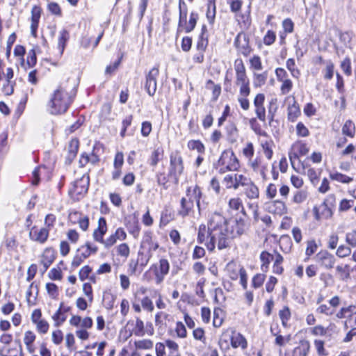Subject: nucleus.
<instances>
[{
    "mask_svg": "<svg viewBox=\"0 0 356 356\" xmlns=\"http://www.w3.org/2000/svg\"><path fill=\"white\" fill-rule=\"evenodd\" d=\"M246 225L242 218L228 220L220 213H213L208 222V227L201 225L198 229L197 242L204 243L209 251H213L216 245L221 250L229 246L232 240L241 236Z\"/></svg>",
    "mask_w": 356,
    "mask_h": 356,
    "instance_id": "obj_1",
    "label": "nucleus"
},
{
    "mask_svg": "<svg viewBox=\"0 0 356 356\" xmlns=\"http://www.w3.org/2000/svg\"><path fill=\"white\" fill-rule=\"evenodd\" d=\"M74 95L75 92H72L70 94L67 91L66 87L60 85L50 99V113L53 115L65 113L72 104Z\"/></svg>",
    "mask_w": 356,
    "mask_h": 356,
    "instance_id": "obj_2",
    "label": "nucleus"
},
{
    "mask_svg": "<svg viewBox=\"0 0 356 356\" xmlns=\"http://www.w3.org/2000/svg\"><path fill=\"white\" fill-rule=\"evenodd\" d=\"M202 196L201 188L195 185L192 189L188 187L186 191V197H183L180 200V208L178 210V214L184 218L190 214L194 207V200L196 202L199 212L201 211L200 200Z\"/></svg>",
    "mask_w": 356,
    "mask_h": 356,
    "instance_id": "obj_3",
    "label": "nucleus"
},
{
    "mask_svg": "<svg viewBox=\"0 0 356 356\" xmlns=\"http://www.w3.org/2000/svg\"><path fill=\"white\" fill-rule=\"evenodd\" d=\"M184 160L179 151H175L170 154L169 175L175 183L179 181V177L184 172Z\"/></svg>",
    "mask_w": 356,
    "mask_h": 356,
    "instance_id": "obj_4",
    "label": "nucleus"
},
{
    "mask_svg": "<svg viewBox=\"0 0 356 356\" xmlns=\"http://www.w3.org/2000/svg\"><path fill=\"white\" fill-rule=\"evenodd\" d=\"M90 184V177L88 174H84L80 179L72 183V187L69 190V194L72 197H76L77 200L88 193Z\"/></svg>",
    "mask_w": 356,
    "mask_h": 356,
    "instance_id": "obj_5",
    "label": "nucleus"
},
{
    "mask_svg": "<svg viewBox=\"0 0 356 356\" xmlns=\"http://www.w3.org/2000/svg\"><path fill=\"white\" fill-rule=\"evenodd\" d=\"M218 165H226L227 169L235 171L240 167L239 161L232 149L224 150L218 162Z\"/></svg>",
    "mask_w": 356,
    "mask_h": 356,
    "instance_id": "obj_6",
    "label": "nucleus"
},
{
    "mask_svg": "<svg viewBox=\"0 0 356 356\" xmlns=\"http://www.w3.org/2000/svg\"><path fill=\"white\" fill-rule=\"evenodd\" d=\"M151 269L154 270L156 283L159 284L169 273L170 263L168 259L162 258L158 264H153Z\"/></svg>",
    "mask_w": 356,
    "mask_h": 356,
    "instance_id": "obj_7",
    "label": "nucleus"
},
{
    "mask_svg": "<svg viewBox=\"0 0 356 356\" xmlns=\"http://www.w3.org/2000/svg\"><path fill=\"white\" fill-rule=\"evenodd\" d=\"M159 67H154L146 75L145 89L149 96H153L156 91V78L159 76Z\"/></svg>",
    "mask_w": 356,
    "mask_h": 356,
    "instance_id": "obj_8",
    "label": "nucleus"
},
{
    "mask_svg": "<svg viewBox=\"0 0 356 356\" xmlns=\"http://www.w3.org/2000/svg\"><path fill=\"white\" fill-rule=\"evenodd\" d=\"M1 356H23L20 339H17L13 343L3 346L0 349Z\"/></svg>",
    "mask_w": 356,
    "mask_h": 356,
    "instance_id": "obj_9",
    "label": "nucleus"
},
{
    "mask_svg": "<svg viewBox=\"0 0 356 356\" xmlns=\"http://www.w3.org/2000/svg\"><path fill=\"white\" fill-rule=\"evenodd\" d=\"M49 229L48 228L42 227L38 228L33 226L29 232V238L33 241L39 243H44L48 238Z\"/></svg>",
    "mask_w": 356,
    "mask_h": 356,
    "instance_id": "obj_10",
    "label": "nucleus"
},
{
    "mask_svg": "<svg viewBox=\"0 0 356 356\" xmlns=\"http://www.w3.org/2000/svg\"><path fill=\"white\" fill-rule=\"evenodd\" d=\"M158 248L159 243L153 241L152 233L151 232H146L140 243V250L145 252H152V251H155Z\"/></svg>",
    "mask_w": 356,
    "mask_h": 356,
    "instance_id": "obj_11",
    "label": "nucleus"
},
{
    "mask_svg": "<svg viewBox=\"0 0 356 356\" xmlns=\"http://www.w3.org/2000/svg\"><path fill=\"white\" fill-rule=\"evenodd\" d=\"M235 45L238 50L245 56H248L251 52V47L249 45V39L245 35L238 34L234 41Z\"/></svg>",
    "mask_w": 356,
    "mask_h": 356,
    "instance_id": "obj_12",
    "label": "nucleus"
},
{
    "mask_svg": "<svg viewBox=\"0 0 356 356\" xmlns=\"http://www.w3.org/2000/svg\"><path fill=\"white\" fill-rule=\"evenodd\" d=\"M236 83L240 86V95L241 96H249L250 88L249 86V79L245 72L236 74Z\"/></svg>",
    "mask_w": 356,
    "mask_h": 356,
    "instance_id": "obj_13",
    "label": "nucleus"
},
{
    "mask_svg": "<svg viewBox=\"0 0 356 356\" xmlns=\"http://www.w3.org/2000/svg\"><path fill=\"white\" fill-rule=\"evenodd\" d=\"M316 259L320 265L326 269L332 268L336 261L334 255L327 252H319Z\"/></svg>",
    "mask_w": 356,
    "mask_h": 356,
    "instance_id": "obj_14",
    "label": "nucleus"
},
{
    "mask_svg": "<svg viewBox=\"0 0 356 356\" xmlns=\"http://www.w3.org/2000/svg\"><path fill=\"white\" fill-rule=\"evenodd\" d=\"M334 195L330 194L322 203V204L321 205V208H322L321 216L323 218L329 219L332 216L333 211L332 209V207L334 205Z\"/></svg>",
    "mask_w": 356,
    "mask_h": 356,
    "instance_id": "obj_15",
    "label": "nucleus"
},
{
    "mask_svg": "<svg viewBox=\"0 0 356 356\" xmlns=\"http://www.w3.org/2000/svg\"><path fill=\"white\" fill-rule=\"evenodd\" d=\"M243 192L245 196L250 200L257 199L259 197V188L255 185V184L250 179V180L246 182L244 185Z\"/></svg>",
    "mask_w": 356,
    "mask_h": 356,
    "instance_id": "obj_16",
    "label": "nucleus"
},
{
    "mask_svg": "<svg viewBox=\"0 0 356 356\" xmlns=\"http://www.w3.org/2000/svg\"><path fill=\"white\" fill-rule=\"evenodd\" d=\"M41 16V8L39 6H34L31 10V30L33 36L36 37L37 29L38 28L39 20Z\"/></svg>",
    "mask_w": 356,
    "mask_h": 356,
    "instance_id": "obj_17",
    "label": "nucleus"
},
{
    "mask_svg": "<svg viewBox=\"0 0 356 356\" xmlns=\"http://www.w3.org/2000/svg\"><path fill=\"white\" fill-rule=\"evenodd\" d=\"M267 209L270 213L278 215H282L286 211L285 204L281 200H275L268 203Z\"/></svg>",
    "mask_w": 356,
    "mask_h": 356,
    "instance_id": "obj_18",
    "label": "nucleus"
},
{
    "mask_svg": "<svg viewBox=\"0 0 356 356\" xmlns=\"http://www.w3.org/2000/svg\"><path fill=\"white\" fill-rule=\"evenodd\" d=\"M310 350V343L307 340H301L293 351V356H307Z\"/></svg>",
    "mask_w": 356,
    "mask_h": 356,
    "instance_id": "obj_19",
    "label": "nucleus"
},
{
    "mask_svg": "<svg viewBox=\"0 0 356 356\" xmlns=\"http://www.w3.org/2000/svg\"><path fill=\"white\" fill-rule=\"evenodd\" d=\"M69 218L72 220V218L77 220L79 227L83 231H86L89 226V218L88 216H84L81 217V214L77 211L71 212L69 214Z\"/></svg>",
    "mask_w": 356,
    "mask_h": 356,
    "instance_id": "obj_20",
    "label": "nucleus"
},
{
    "mask_svg": "<svg viewBox=\"0 0 356 356\" xmlns=\"http://www.w3.org/2000/svg\"><path fill=\"white\" fill-rule=\"evenodd\" d=\"M98 250V248L96 245H92L90 242H87L85 245H82L78 249V254L84 260L89 257L90 254H95Z\"/></svg>",
    "mask_w": 356,
    "mask_h": 356,
    "instance_id": "obj_21",
    "label": "nucleus"
},
{
    "mask_svg": "<svg viewBox=\"0 0 356 356\" xmlns=\"http://www.w3.org/2000/svg\"><path fill=\"white\" fill-rule=\"evenodd\" d=\"M300 115V109L299 105L293 97V103L289 104L287 108L288 120L291 122H294Z\"/></svg>",
    "mask_w": 356,
    "mask_h": 356,
    "instance_id": "obj_22",
    "label": "nucleus"
},
{
    "mask_svg": "<svg viewBox=\"0 0 356 356\" xmlns=\"http://www.w3.org/2000/svg\"><path fill=\"white\" fill-rule=\"evenodd\" d=\"M231 344L234 348L241 347L245 348L247 347V341L245 337L240 333L233 332L231 337Z\"/></svg>",
    "mask_w": 356,
    "mask_h": 356,
    "instance_id": "obj_23",
    "label": "nucleus"
},
{
    "mask_svg": "<svg viewBox=\"0 0 356 356\" xmlns=\"http://www.w3.org/2000/svg\"><path fill=\"white\" fill-rule=\"evenodd\" d=\"M55 259L54 252L50 249H46L42 254L41 264L46 271Z\"/></svg>",
    "mask_w": 356,
    "mask_h": 356,
    "instance_id": "obj_24",
    "label": "nucleus"
},
{
    "mask_svg": "<svg viewBox=\"0 0 356 356\" xmlns=\"http://www.w3.org/2000/svg\"><path fill=\"white\" fill-rule=\"evenodd\" d=\"M163 157V149L158 147L155 149L149 156L148 162L149 164L152 166L155 167L157 165L159 162L162 160Z\"/></svg>",
    "mask_w": 356,
    "mask_h": 356,
    "instance_id": "obj_25",
    "label": "nucleus"
},
{
    "mask_svg": "<svg viewBox=\"0 0 356 356\" xmlns=\"http://www.w3.org/2000/svg\"><path fill=\"white\" fill-rule=\"evenodd\" d=\"M179 27H181L186 24V17H187V6L186 3L183 0H179Z\"/></svg>",
    "mask_w": 356,
    "mask_h": 356,
    "instance_id": "obj_26",
    "label": "nucleus"
},
{
    "mask_svg": "<svg viewBox=\"0 0 356 356\" xmlns=\"http://www.w3.org/2000/svg\"><path fill=\"white\" fill-rule=\"evenodd\" d=\"M261 261V268L263 272H267L270 261L273 259V256L266 251H263L260 254Z\"/></svg>",
    "mask_w": 356,
    "mask_h": 356,
    "instance_id": "obj_27",
    "label": "nucleus"
},
{
    "mask_svg": "<svg viewBox=\"0 0 356 356\" xmlns=\"http://www.w3.org/2000/svg\"><path fill=\"white\" fill-rule=\"evenodd\" d=\"M199 15L197 13L191 12L188 22L184 25V30L186 33L191 32L195 27L198 20Z\"/></svg>",
    "mask_w": 356,
    "mask_h": 356,
    "instance_id": "obj_28",
    "label": "nucleus"
},
{
    "mask_svg": "<svg viewBox=\"0 0 356 356\" xmlns=\"http://www.w3.org/2000/svg\"><path fill=\"white\" fill-rule=\"evenodd\" d=\"M342 133L346 136L350 138L354 137L355 133V126L352 120H348L346 121L343 126L342 127Z\"/></svg>",
    "mask_w": 356,
    "mask_h": 356,
    "instance_id": "obj_29",
    "label": "nucleus"
},
{
    "mask_svg": "<svg viewBox=\"0 0 356 356\" xmlns=\"http://www.w3.org/2000/svg\"><path fill=\"white\" fill-rule=\"evenodd\" d=\"M131 334L137 337H143L145 334L144 322L139 317H136L135 327L133 329Z\"/></svg>",
    "mask_w": 356,
    "mask_h": 356,
    "instance_id": "obj_30",
    "label": "nucleus"
},
{
    "mask_svg": "<svg viewBox=\"0 0 356 356\" xmlns=\"http://www.w3.org/2000/svg\"><path fill=\"white\" fill-rule=\"evenodd\" d=\"M156 182L158 185L163 187L164 189L168 188V182L169 181V178L171 177L169 175V172L166 174L165 172H158L156 174Z\"/></svg>",
    "mask_w": 356,
    "mask_h": 356,
    "instance_id": "obj_31",
    "label": "nucleus"
},
{
    "mask_svg": "<svg viewBox=\"0 0 356 356\" xmlns=\"http://www.w3.org/2000/svg\"><path fill=\"white\" fill-rule=\"evenodd\" d=\"M127 227L129 234L134 238H137L139 236L140 227L137 220L134 219L133 222H129Z\"/></svg>",
    "mask_w": 356,
    "mask_h": 356,
    "instance_id": "obj_32",
    "label": "nucleus"
},
{
    "mask_svg": "<svg viewBox=\"0 0 356 356\" xmlns=\"http://www.w3.org/2000/svg\"><path fill=\"white\" fill-rule=\"evenodd\" d=\"M330 177L332 180L337 181L343 184H348L353 180L352 177L340 172L330 173Z\"/></svg>",
    "mask_w": 356,
    "mask_h": 356,
    "instance_id": "obj_33",
    "label": "nucleus"
},
{
    "mask_svg": "<svg viewBox=\"0 0 356 356\" xmlns=\"http://www.w3.org/2000/svg\"><path fill=\"white\" fill-rule=\"evenodd\" d=\"M216 12V6L215 0H209L207 3V17L209 22H213Z\"/></svg>",
    "mask_w": 356,
    "mask_h": 356,
    "instance_id": "obj_34",
    "label": "nucleus"
},
{
    "mask_svg": "<svg viewBox=\"0 0 356 356\" xmlns=\"http://www.w3.org/2000/svg\"><path fill=\"white\" fill-rule=\"evenodd\" d=\"M188 147L190 149L197 150L198 153L203 154L205 152V147L200 140H191L188 143Z\"/></svg>",
    "mask_w": 356,
    "mask_h": 356,
    "instance_id": "obj_35",
    "label": "nucleus"
},
{
    "mask_svg": "<svg viewBox=\"0 0 356 356\" xmlns=\"http://www.w3.org/2000/svg\"><path fill=\"white\" fill-rule=\"evenodd\" d=\"M69 40V32L63 29L60 31V35L58 38V48L60 49L61 53L63 52L64 49L65 47L66 42Z\"/></svg>",
    "mask_w": 356,
    "mask_h": 356,
    "instance_id": "obj_36",
    "label": "nucleus"
},
{
    "mask_svg": "<svg viewBox=\"0 0 356 356\" xmlns=\"http://www.w3.org/2000/svg\"><path fill=\"white\" fill-rule=\"evenodd\" d=\"M152 257V252H145L140 250L138 252V259L137 262L138 264H140L141 266H145L147 264Z\"/></svg>",
    "mask_w": 356,
    "mask_h": 356,
    "instance_id": "obj_37",
    "label": "nucleus"
},
{
    "mask_svg": "<svg viewBox=\"0 0 356 356\" xmlns=\"http://www.w3.org/2000/svg\"><path fill=\"white\" fill-rule=\"evenodd\" d=\"M234 189H238L240 186L243 187L250 178H248L243 175L234 174Z\"/></svg>",
    "mask_w": 356,
    "mask_h": 356,
    "instance_id": "obj_38",
    "label": "nucleus"
},
{
    "mask_svg": "<svg viewBox=\"0 0 356 356\" xmlns=\"http://www.w3.org/2000/svg\"><path fill=\"white\" fill-rule=\"evenodd\" d=\"M229 207L235 211H238L241 209L243 213L245 215V212L244 211V208L242 204V201L238 197L232 198L229 201Z\"/></svg>",
    "mask_w": 356,
    "mask_h": 356,
    "instance_id": "obj_39",
    "label": "nucleus"
},
{
    "mask_svg": "<svg viewBox=\"0 0 356 356\" xmlns=\"http://www.w3.org/2000/svg\"><path fill=\"white\" fill-rule=\"evenodd\" d=\"M52 318L55 321L54 325L59 327L66 321L67 316L63 312L57 310L52 316Z\"/></svg>",
    "mask_w": 356,
    "mask_h": 356,
    "instance_id": "obj_40",
    "label": "nucleus"
},
{
    "mask_svg": "<svg viewBox=\"0 0 356 356\" xmlns=\"http://www.w3.org/2000/svg\"><path fill=\"white\" fill-rule=\"evenodd\" d=\"M280 318L282 321V324L284 327L287 326V322L291 318V312L288 307H284L283 309L279 312Z\"/></svg>",
    "mask_w": 356,
    "mask_h": 356,
    "instance_id": "obj_41",
    "label": "nucleus"
},
{
    "mask_svg": "<svg viewBox=\"0 0 356 356\" xmlns=\"http://www.w3.org/2000/svg\"><path fill=\"white\" fill-rule=\"evenodd\" d=\"M134 345L137 349H151L153 347V341L150 339H143L135 341Z\"/></svg>",
    "mask_w": 356,
    "mask_h": 356,
    "instance_id": "obj_42",
    "label": "nucleus"
},
{
    "mask_svg": "<svg viewBox=\"0 0 356 356\" xmlns=\"http://www.w3.org/2000/svg\"><path fill=\"white\" fill-rule=\"evenodd\" d=\"M239 266L237 267L236 264L229 263L227 265V270L229 272V276L231 280H236L238 277L239 274Z\"/></svg>",
    "mask_w": 356,
    "mask_h": 356,
    "instance_id": "obj_43",
    "label": "nucleus"
},
{
    "mask_svg": "<svg viewBox=\"0 0 356 356\" xmlns=\"http://www.w3.org/2000/svg\"><path fill=\"white\" fill-rule=\"evenodd\" d=\"M230 6V10L234 13H237L241 9L243 5L242 0H227Z\"/></svg>",
    "mask_w": 356,
    "mask_h": 356,
    "instance_id": "obj_44",
    "label": "nucleus"
},
{
    "mask_svg": "<svg viewBox=\"0 0 356 356\" xmlns=\"http://www.w3.org/2000/svg\"><path fill=\"white\" fill-rule=\"evenodd\" d=\"M267 72L262 74H254V85L255 87H259L266 83L267 79Z\"/></svg>",
    "mask_w": 356,
    "mask_h": 356,
    "instance_id": "obj_45",
    "label": "nucleus"
},
{
    "mask_svg": "<svg viewBox=\"0 0 356 356\" xmlns=\"http://www.w3.org/2000/svg\"><path fill=\"white\" fill-rule=\"evenodd\" d=\"M265 277L266 276L264 274L258 273L255 275L252 280V286L255 289L259 288L262 286Z\"/></svg>",
    "mask_w": 356,
    "mask_h": 356,
    "instance_id": "obj_46",
    "label": "nucleus"
},
{
    "mask_svg": "<svg viewBox=\"0 0 356 356\" xmlns=\"http://www.w3.org/2000/svg\"><path fill=\"white\" fill-rule=\"evenodd\" d=\"M341 68L347 76H350L352 74L351 63L349 58H346L341 63Z\"/></svg>",
    "mask_w": 356,
    "mask_h": 356,
    "instance_id": "obj_47",
    "label": "nucleus"
},
{
    "mask_svg": "<svg viewBox=\"0 0 356 356\" xmlns=\"http://www.w3.org/2000/svg\"><path fill=\"white\" fill-rule=\"evenodd\" d=\"M239 275H240V282L242 285L243 289H246L248 287V275L246 270L243 268V266H239Z\"/></svg>",
    "mask_w": 356,
    "mask_h": 356,
    "instance_id": "obj_48",
    "label": "nucleus"
},
{
    "mask_svg": "<svg viewBox=\"0 0 356 356\" xmlns=\"http://www.w3.org/2000/svg\"><path fill=\"white\" fill-rule=\"evenodd\" d=\"M324 341L322 340H318L316 339L314 341V346L317 350L318 355L319 356H327V353L326 352L325 349L324 348Z\"/></svg>",
    "mask_w": 356,
    "mask_h": 356,
    "instance_id": "obj_49",
    "label": "nucleus"
},
{
    "mask_svg": "<svg viewBox=\"0 0 356 356\" xmlns=\"http://www.w3.org/2000/svg\"><path fill=\"white\" fill-rule=\"evenodd\" d=\"M351 253V249L345 245H340L337 250V255L339 257L343 258L348 257Z\"/></svg>",
    "mask_w": 356,
    "mask_h": 356,
    "instance_id": "obj_50",
    "label": "nucleus"
},
{
    "mask_svg": "<svg viewBox=\"0 0 356 356\" xmlns=\"http://www.w3.org/2000/svg\"><path fill=\"white\" fill-rule=\"evenodd\" d=\"M307 197V193L305 191H298L294 194L293 201L295 203L300 204L303 202Z\"/></svg>",
    "mask_w": 356,
    "mask_h": 356,
    "instance_id": "obj_51",
    "label": "nucleus"
},
{
    "mask_svg": "<svg viewBox=\"0 0 356 356\" xmlns=\"http://www.w3.org/2000/svg\"><path fill=\"white\" fill-rule=\"evenodd\" d=\"M79 147V141L76 138L72 139L68 145L67 151L68 153L77 154Z\"/></svg>",
    "mask_w": 356,
    "mask_h": 356,
    "instance_id": "obj_52",
    "label": "nucleus"
},
{
    "mask_svg": "<svg viewBox=\"0 0 356 356\" xmlns=\"http://www.w3.org/2000/svg\"><path fill=\"white\" fill-rule=\"evenodd\" d=\"M281 82H282V84L280 88L282 94L286 95L289 93L293 88L292 81L289 79H284V81H282Z\"/></svg>",
    "mask_w": 356,
    "mask_h": 356,
    "instance_id": "obj_53",
    "label": "nucleus"
},
{
    "mask_svg": "<svg viewBox=\"0 0 356 356\" xmlns=\"http://www.w3.org/2000/svg\"><path fill=\"white\" fill-rule=\"evenodd\" d=\"M353 200L343 199L339 203V211H346L353 207Z\"/></svg>",
    "mask_w": 356,
    "mask_h": 356,
    "instance_id": "obj_54",
    "label": "nucleus"
},
{
    "mask_svg": "<svg viewBox=\"0 0 356 356\" xmlns=\"http://www.w3.org/2000/svg\"><path fill=\"white\" fill-rule=\"evenodd\" d=\"M106 232L107 231L99 228L95 229L92 234L94 240L102 244V243L104 242V236Z\"/></svg>",
    "mask_w": 356,
    "mask_h": 356,
    "instance_id": "obj_55",
    "label": "nucleus"
},
{
    "mask_svg": "<svg viewBox=\"0 0 356 356\" xmlns=\"http://www.w3.org/2000/svg\"><path fill=\"white\" fill-rule=\"evenodd\" d=\"M175 332L177 336L180 338H185L187 335V332L185 325L181 322L176 323Z\"/></svg>",
    "mask_w": 356,
    "mask_h": 356,
    "instance_id": "obj_56",
    "label": "nucleus"
},
{
    "mask_svg": "<svg viewBox=\"0 0 356 356\" xmlns=\"http://www.w3.org/2000/svg\"><path fill=\"white\" fill-rule=\"evenodd\" d=\"M297 135L301 137L308 136L309 131L302 122H298L296 126Z\"/></svg>",
    "mask_w": 356,
    "mask_h": 356,
    "instance_id": "obj_57",
    "label": "nucleus"
},
{
    "mask_svg": "<svg viewBox=\"0 0 356 356\" xmlns=\"http://www.w3.org/2000/svg\"><path fill=\"white\" fill-rule=\"evenodd\" d=\"M152 129V123L149 121H145L142 123L141 134L144 137H147Z\"/></svg>",
    "mask_w": 356,
    "mask_h": 356,
    "instance_id": "obj_58",
    "label": "nucleus"
},
{
    "mask_svg": "<svg viewBox=\"0 0 356 356\" xmlns=\"http://www.w3.org/2000/svg\"><path fill=\"white\" fill-rule=\"evenodd\" d=\"M91 272H92V268L89 266H88V265L84 266L79 270V279L81 281L85 280L86 279L88 278L89 275Z\"/></svg>",
    "mask_w": 356,
    "mask_h": 356,
    "instance_id": "obj_59",
    "label": "nucleus"
},
{
    "mask_svg": "<svg viewBox=\"0 0 356 356\" xmlns=\"http://www.w3.org/2000/svg\"><path fill=\"white\" fill-rule=\"evenodd\" d=\"M282 26L285 33H291L293 31L294 24L289 18L285 19L282 22Z\"/></svg>",
    "mask_w": 356,
    "mask_h": 356,
    "instance_id": "obj_60",
    "label": "nucleus"
},
{
    "mask_svg": "<svg viewBox=\"0 0 356 356\" xmlns=\"http://www.w3.org/2000/svg\"><path fill=\"white\" fill-rule=\"evenodd\" d=\"M276 35L274 31H268L264 38V42L266 45H271L275 41Z\"/></svg>",
    "mask_w": 356,
    "mask_h": 356,
    "instance_id": "obj_61",
    "label": "nucleus"
},
{
    "mask_svg": "<svg viewBox=\"0 0 356 356\" xmlns=\"http://www.w3.org/2000/svg\"><path fill=\"white\" fill-rule=\"evenodd\" d=\"M37 326V330L39 332L45 334L48 332L49 330V323L45 320H41L35 323Z\"/></svg>",
    "mask_w": 356,
    "mask_h": 356,
    "instance_id": "obj_62",
    "label": "nucleus"
},
{
    "mask_svg": "<svg viewBox=\"0 0 356 356\" xmlns=\"http://www.w3.org/2000/svg\"><path fill=\"white\" fill-rule=\"evenodd\" d=\"M117 252L120 256L127 257L129 254L130 250L127 243H122L118 246Z\"/></svg>",
    "mask_w": 356,
    "mask_h": 356,
    "instance_id": "obj_63",
    "label": "nucleus"
},
{
    "mask_svg": "<svg viewBox=\"0 0 356 356\" xmlns=\"http://www.w3.org/2000/svg\"><path fill=\"white\" fill-rule=\"evenodd\" d=\"M346 241L352 247H356V230L347 233Z\"/></svg>",
    "mask_w": 356,
    "mask_h": 356,
    "instance_id": "obj_64",
    "label": "nucleus"
}]
</instances>
